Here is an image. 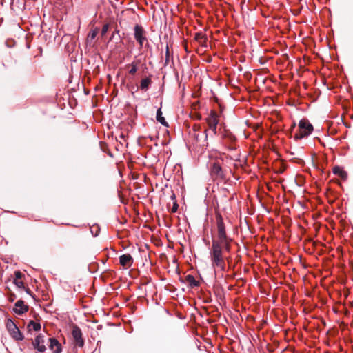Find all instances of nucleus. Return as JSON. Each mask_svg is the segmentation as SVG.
<instances>
[{
	"mask_svg": "<svg viewBox=\"0 0 353 353\" xmlns=\"http://www.w3.org/2000/svg\"><path fill=\"white\" fill-rule=\"evenodd\" d=\"M217 236L212 241L210 256L212 266L214 270L225 271V261L228 257L225 254L230 252L232 239L225 232V228L221 216H216Z\"/></svg>",
	"mask_w": 353,
	"mask_h": 353,
	"instance_id": "1",
	"label": "nucleus"
},
{
	"mask_svg": "<svg viewBox=\"0 0 353 353\" xmlns=\"http://www.w3.org/2000/svg\"><path fill=\"white\" fill-rule=\"evenodd\" d=\"M223 159H215L210 167V174L214 181H223L227 176V170L223 167Z\"/></svg>",
	"mask_w": 353,
	"mask_h": 353,
	"instance_id": "2",
	"label": "nucleus"
},
{
	"mask_svg": "<svg viewBox=\"0 0 353 353\" xmlns=\"http://www.w3.org/2000/svg\"><path fill=\"white\" fill-rule=\"evenodd\" d=\"M313 131V126L307 119H303L299 121V130L294 135L295 140L302 139L309 136Z\"/></svg>",
	"mask_w": 353,
	"mask_h": 353,
	"instance_id": "3",
	"label": "nucleus"
},
{
	"mask_svg": "<svg viewBox=\"0 0 353 353\" xmlns=\"http://www.w3.org/2000/svg\"><path fill=\"white\" fill-rule=\"evenodd\" d=\"M146 35L147 32L139 24L135 25L134 27V37L140 48H142L144 45L145 47L149 46Z\"/></svg>",
	"mask_w": 353,
	"mask_h": 353,
	"instance_id": "4",
	"label": "nucleus"
},
{
	"mask_svg": "<svg viewBox=\"0 0 353 353\" xmlns=\"http://www.w3.org/2000/svg\"><path fill=\"white\" fill-rule=\"evenodd\" d=\"M220 115L214 110H211L208 116L205 119L209 129H210L214 135L216 134L217 125L219 123Z\"/></svg>",
	"mask_w": 353,
	"mask_h": 353,
	"instance_id": "5",
	"label": "nucleus"
},
{
	"mask_svg": "<svg viewBox=\"0 0 353 353\" xmlns=\"http://www.w3.org/2000/svg\"><path fill=\"white\" fill-rule=\"evenodd\" d=\"M72 336L75 347L81 348L84 346L82 332L77 325H72Z\"/></svg>",
	"mask_w": 353,
	"mask_h": 353,
	"instance_id": "6",
	"label": "nucleus"
},
{
	"mask_svg": "<svg viewBox=\"0 0 353 353\" xmlns=\"http://www.w3.org/2000/svg\"><path fill=\"white\" fill-rule=\"evenodd\" d=\"M44 343V336L40 334L37 336V337L32 341V345L34 348L37 350L39 352L43 353L46 350Z\"/></svg>",
	"mask_w": 353,
	"mask_h": 353,
	"instance_id": "7",
	"label": "nucleus"
},
{
	"mask_svg": "<svg viewBox=\"0 0 353 353\" xmlns=\"http://www.w3.org/2000/svg\"><path fill=\"white\" fill-rule=\"evenodd\" d=\"M133 258L130 254H124L119 256V263L124 268H129L133 264Z\"/></svg>",
	"mask_w": 353,
	"mask_h": 353,
	"instance_id": "8",
	"label": "nucleus"
},
{
	"mask_svg": "<svg viewBox=\"0 0 353 353\" xmlns=\"http://www.w3.org/2000/svg\"><path fill=\"white\" fill-rule=\"evenodd\" d=\"M28 306L24 303L23 301L19 300L15 303L13 311L15 314L21 315L23 313L28 312Z\"/></svg>",
	"mask_w": 353,
	"mask_h": 353,
	"instance_id": "9",
	"label": "nucleus"
},
{
	"mask_svg": "<svg viewBox=\"0 0 353 353\" xmlns=\"http://www.w3.org/2000/svg\"><path fill=\"white\" fill-rule=\"evenodd\" d=\"M49 348L52 353H61L62 351L61 345L55 338H49Z\"/></svg>",
	"mask_w": 353,
	"mask_h": 353,
	"instance_id": "10",
	"label": "nucleus"
},
{
	"mask_svg": "<svg viewBox=\"0 0 353 353\" xmlns=\"http://www.w3.org/2000/svg\"><path fill=\"white\" fill-rule=\"evenodd\" d=\"M23 276H24L23 274L21 273L20 271H15L14 272V283L19 288L25 289V284H24V283L22 281H21V278Z\"/></svg>",
	"mask_w": 353,
	"mask_h": 353,
	"instance_id": "11",
	"label": "nucleus"
},
{
	"mask_svg": "<svg viewBox=\"0 0 353 353\" xmlns=\"http://www.w3.org/2000/svg\"><path fill=\"white\" fill-rule=\"evenodd\" d=\"M9 334L13 339L17 341H22L24 338L23 334L21 333L17 326L11 332H10Z\"/></svg>",
	"mask_w": 353,
	"mask_h": 353,
	"instance_id": "12",
	"label": "nucleus"
},
{
	"mask_svg": "<svg viewBox=\"0 0 353 353\" xmlns=\"http://www.w3.org/2000/svg\"><path fill=\"white\" fill-rule=\"evenodd\" d=\"M152 84V79L150 77L142 79L140 82L139 88L143 91H147Z\"/></svg>",
	"mask_w": 353,
	"mask_h": 353,
	"instance_id": "13",
	"label": "nucleus"
},
{
	"mask_svg": "<svg viewBox=\"0 0 353 353\" xmlns=\"http://www.w3.org/2000/svg\"><path fill=\"white\" fill-rule=\"evenodd\" d=\"M185 282L191 287L194 288L199 285V282L196 281L194 276L188 274L185 276Z\"/></svg>",
	"mask_w": 353,
	"mask_h": 353,
	"instance_id": "14",
	"label": "nucleus"
},
{
	"mask_svg": "<svg viewBox=\"0 0 353 353\" xmlns=\"http://www.w3.org/2000/svg\"><path fill=\"white\" fill-rule=\"evenodd\" d=\"M162 114H162L161 108H160L157 111L156 119H157V121L161 123L163 125L168 127V123L166 122L165 118L163 117Z\"/></svg>",
	"mask_w": 353,
	"mask_h": 353,
	"instance_id": "15",
	"label": "nucleus"
},
{
	"mask_svg": "<svg viewBox=\"0 0 353 353\" xmlns=\"http://www.w3.org/2000/svg\"><path fill=\"white\" fill-rule=\"evenodd\" d=\"M138 64L139 62L137 61H134L130 64L126 65V67L130 68V69L128 71V73L130 75H134L136 74L138 70Z\"/></svg>",
	"mask_w": 353,
	"mask_h": 353,
	"instance_id": "16",
	"label": "nucleus"
},
{
	"mask_svg": "<svg viewBox=\"0 0 353 353\" xmlns=\"http://www.w3.org/2000/svg\"><path fill=\"white\" fill-rule=\"evenodd\" d=\"M194 39L196 41H198L201 46H205V43L207 41V38L201 32H197L195 34Z\"/></svg>",
	"mask_w": 353,
	"mask_h": 353,
	"instance_id": "17",
	"label": "nucleus"
},
{
	"mask_svg": "<svg viewBox=\"0 0 353 353\" xmlns=\"http://www.w3.org/2000/svg\"><path fill=\"white\" fill-rule=\"evenodd\" d=\"M28 328L29 330H33L34 331H39L41 330V324L34 321H30L28 324Z\"/></svg>",
	"mask_w": 353,
	"mask_h": 353,
	"instance_id": "18",
	"label": "nucleus"
},
{
	"mask_svg": "<svg viewBox=\"0 0 353 353\" xmlns=\"http://www.w3.org/2000/svg\"><path fill=\"white\" fill-rule=\"evenodd\" d=\"M170 59H172V54L170 52L169 46L167 44L165 48V58L164 65L166 66L169 64Z\"/></svg>",
	"mask_w": 353,
	"mask_h": 353,
	"instance_id": "19",
	"label": "nucleus"
},
{
	"mask_svg": "<svg viewBox=\"0 0 353 353\" xmlns=\"http://www.w3.org/2000/svg\"><path fill=\"white\" fill-rule=\"evenodd\" d=\"M171 199H172V200L174 201V203H173V205H172L170 211H171L172 213H175L178 210L179 205H178V203H177V202L176 201V196H175L174 194H173L171 196Z\"/></svg>",
	"mask_w": 353,
	"mask_h": 353,
	"instance_id": "20",
	"label": "nucleus"
},
{
	"mask_svg": "<svg viewBox=\"0 0 353 353\" xmlns=\"http://www.w3.org/2000/svg\"><path fill=\"white\" fill-rule=\"evenodd\" d=\"M6 325L8 332H11L14 328L17 327L16 324L11 319L7 320Z\"/></svg>",
	"mask_w": 353,
	"mask_h": 353,
	"instance_id": "21",
	"label": "nucleus"
},
{
	"mask_svg": "<svg viewBox=\"0 0 353 353\" xmlns=\"http://www.w3.org/2000/svg\"><path fill=\"white\" fill-rule=\"evenodd\" d=\"M98 32H99L98 28H94V30H91L88 35V41L94 40L96 38V37L98 34Z\"/></svg>",
	"mask_w": 353,
	"mask_h": 353,
	"instance_id": "22",
	"label": "nucleus"
},
{
	"mask_svg": "<svg viewBox=\"0 0 353 353\" xmlns=\"http://www.w3.org/2000/svg\"><path fill=\"white\" fill-rule=\"evenodd\" d=\"M333 172L335 174L339 175L341 177H343L345 175V172L339 166H336L333 168Z\"/></svg>",
	"mask_w": 353,
	"mask_h": 353,
	"instance_id": "23",
	"label": "nucleus"
},
{
	"mask_svg": "<svg viewBox=\"0 0 353 353\" xmlns=\"http://www.w3.org/2000/svg\"><path fill=\"white\" fill-rule=\"evenodd\" d=\"M91 232L92 234L94 236H97L98 234H99V228L98 227V225H94L92 226L91 228Z\"/></svg>",
	"mask_w": 353,
	"mask_h": 353,
	"instance_id": "24",
	"label": "nucleus"
},
{
	"mask_svg": "<svg viewBox=\"0 0 353 353\" xmlns=\"http://www.w3.org/2000/svg\"><path fill=\"white\" fill-rule=\"evenodd\" d=\"M108 28H109L108 24L103 25L102 30H101V35L102 36H104L107 33Z\"/></svg>",
	"mask_w": 353,
	"mask_h": 353,
	"instance_id": "25",
	"label": "nucleus"
},
{
	"mask_svg": "<svg viewBox=\"0 0 353 353\" xmlns=\"http://www.w3.org/2000/svg\"><path fill=\"white\" fill-rule=\"evenodd\" d=\"M16 299V295L12 293V292H10L9 294H8V300L10 302H13Z\"/></svg>",
	"mask_w": 353,
	"mask_h": 353,
	"instance_id": "26",
	"label": "nucleus"
},
{
	"mask_svg": "<svg viewBox=\"0 0 353 353\" xmlns=\"http://www.w3.org/2000/svg\"><path fill=\"white\" fill-rule=\"evenodd\" d=\"M207 132H208V130L207 129H205L203 134L204 135V140H203V142H205L206 144H208L207 143V138H208V134H207Z\"/></svg>",
	"mask_w": 353,
	"mask_h": 353,
	"instance_id": "27",
	"label": "nucleus"
},
{
	"mask_svg": "<svg viewBox=\"0 0 353 353\" xmlns=\"http://www.w3.org/2000/svg\"><path fill=\"white\" fill-rule=\"evenodd\" d=\"M24 290H25V291H26L28 294H30L31 291H30V290L28 288H26V287H25V289H24Z\"/></svg>",
	"mask_w": 353,
	"mask_h": 353,
	"instance_id": "28",
	"label": "nucleus"
},
{
	"mask_svg": "<svg viewBox=\"0 0 353 353\" xmlns=\"http://www.w3.org/2000/svg\"><path fill=\"white\" fill-rule=\"evenodd\" d=\"M193 128L194 130H197L200 128V125H195Z\"/></svg>",
	"mask_w": 353,
	"mask_h": 353,
	"instance_id": "29",
	"label": "nucleus"
},
{
	"mask_svg": "<svg viewBox=\"0 0 353 353\" xmlns=\"http://www.w3.org/2000/svg\"><path fill=\"white\" fill-rule=\"evenodd\" d=\"M230 139L232 141L235 140V137L233 135H230Z\"/></svg>",
	"mask_w": 353,
	"mask_h": 353,
	"instance_id": "30",
	"label": "nucleus"
},
{
	"mask_svg": "<svg viewBox=\"0 0 353 353\" xmlns=\"http://www.w3.org/2000/svg\"><path fill=\"white\" fill-rule=\"evenodd\" d=\"M195 138H196L197 142L200 141L199 134L195 135Z\"/></svg>",
	"mask_w": 353,
	"mask_h": 353,
	"instance_id": "31",
	"label": "nucleus"
},
{
	"mask_svg": "<svg viewBox=\"0 0 353 353\" xmlns=\"http://www.w3.org/2000/svg\"><path fill=\"white\" fill-rule=\"evenodd\" d=\"M295 126H296V124H295V123H294V124L292 125V128H295Z\"/></svg>",
	"mask_w": 353,
	"mask_h": 353,
	"instance_id": "32",
	"label": "nucleus"
}]
</instances>
